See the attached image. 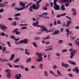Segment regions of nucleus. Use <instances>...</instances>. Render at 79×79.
Wrapping results in <instances>:
<instances>
[{
  "mask_svg": "<svg viewBox=\"0 0 79 79\" xmlns=\"http://www.w3.org/2000/svg\"><path fill=\"white\" fill-rule=\"evenodd\" d=\"M66 17L67 18H68V19H70V20H71V17L68 16H66Z\"/></svg>",
  "mask_w": 79,
  "mask_h": 79,
  "instance_id": "obj_56",
  "label": "nucleus"
},
{
  "mask_svg": "<svg viewBox=\"0 0 79 79\" xmlns=\"http://www.w3.org/2000/svg\"><path fill=\"white\" fill-rule=\"evenodd\" d=\"M56 2H57V0H54V8L56 10H60V7L59 5L56 4Z\"/></svg>",
  "mask_w": 79,
  "mask_h": 79,
  "instance_id": "obj_3",
  "label": "nucleus"
},
{
  "mask_svg": "<svg viewBox=\"0 0 79 79\" xmlns=\"http://www.w3.org/2000/svg\"><path fill=\"white\" fill-rule=\"evenodd\" d=\"M69 62L71 64H73L74 65H76V63L75 62L71 60H69Z\"/></svg>",
  "mask_w": 79,
  "mask_h": 79,
  "instance_id": "obj_15",
  "label": "nucleus"
},
{
  "mask_svg": "<svg viewBox=\"0 0 79 79\" xmlns=\"http://www.w3.org/2000/svg\"><path fill=\"white\" fill-rule=\"evenodd\" d=\"M74 42L76 43V45H77L78 46H79V41L78 42H76V41H74Z\"/></svg>",
  "mask_w": 79,
  "mask_h": 79,
  "instance_id": "obj_53",
  "label": "nucleus"
},
{
  "mask_svg": "<svg viewBox=\"0 0 79 79\" xmlns=\"http://www.w3.org/2000/svg\"><path fill=\"white\" fill-rule=\"evenodd\" d=\"M67 49H65L62 50V53H64V52H66L67 51Z\"/></svg>",
  "mask_w": 79,
  "mask_h": 79,
  "instance_id": "obj_43",
  "label": "nucleus"
},
{
  "mask_svg": "<svg viewBox=\"0 0 79 79\" xmlns=\"http://www.w3.org/2000/svg\"><path fill=\"white\" fill-rule=\"evenodd\" d=\"M25 54L26 55H29V52H25Z\"/></svg>",
  "mask_w": 79,
  "mask_h": 79,
  "instance_id": "obj_61",
  "label": "nucleus"
},
{
  "mask_svg": "<svg viewBox=\"0 0 79 79\" xmlns=\"http://www.w3.org/2000/svg\"><path fill=\"white\" fill-rule=\"evenodd\" d=\"M50 56V54H48V59L49 60H51Z\"/></svg>",
  "mask_w": 79,
  "mask_h": 79,
  "instance_id": "obj_64",
  "label": "nucleus"
},
{
  "mask_svg": "<svg viewBox=\"0 0 79 79\" xmlns=\"http://www.w3.org/2000/svg\"><path fill=\"white\" fill-rule=\"evenodd\" d=\"M43 9L44 10H45V11H47V8L45 6L43 7Z\"/></svg>",
  "mask_w": 79,
  "mask_h": 79,
  "instance_id": "obj_49",
  "label": "nucleus"
},
{
  "mask_svg": "<svg viewBox=\"0 0 79 79\" xmlns=\"http://www.w3.org/2000/svg\"><path fill=\"white\" fill-rule=\"evenodd\" d=\"M15 54H13L12 55V56L10 57V58L9 59V60H12V59H13V58H15Z\"/></svg>",
  "mask_w": 79,
  "mask_h": 79,
  "instance_id": "obj_22",
  "label": "nucleus"
},
{
  "mask_svg": "<svg viewBox=\"0 0 79 79\" xmlns=\"http://www.w3.org/2000/svg\"><path fill=\"white\" fill-rule=\"evenodd\" d=\"M10 39H13V40H15L16 38H15V36L14 35H12L10 37Z\"/></svg>",
  "mask_w": 79,
  "mask_h": 79,
  "instance_id": "obj_27",
  "label": "nucleus"
},
{
  "mask_svg": "<svg viewBox=\"0 0 79 79\" xmlns=\"http://www.w3.org/2000/svg\"><path fill=\"white\" fill-rule=\"evenodd\" d=\"M7 43L8 46L9 47H11V46L10 44V41H7Z\"/></svg>",
  "mask_w": 79,
  "mask_h": 79,
  "instance_id": "obj_41",
  "label": "nucleus"
},
{
  "mask_svg": "<svg viewBox=\"0 0 79 79\" xmlns=\"http://www.w3.org/2000/svg\"><path fill=\"white\" fill-rule=\"evenodd\" d=\"M50 4L51 5V7H52L53 5V3L51 2H50Z\"/></svg>",
  "mask_w": 79,
  "mask_h": 79,
  "instance_id": "obj_60",
  "label": "nucleus"
},
{
  "mask_svg": "<svg viewBox=\"0 0 79 79\" xmlns=\"http://www.w3.org/2000/svg\"><path fill=\"white\" fill-rule=\"evenodd\" d=\"M32 8L33 9H35V10H37L36 9L37 8V6H36V5L35 4H33L32 6Z\"/></svg>",
  "mask_w": 79,
  "mask_h": 79,
  "instance_id": "obj_20",
  "label": "nucleus"
},
{
  "mask_svg": "<svg viewBox=\"0 0 79 79\" xmlns=\"http://www.w3.org/2000/svg\"><path fill=\"white\" fill-rule=\"evenodd\" d=\"M40 37H36L35 38V40H40Z\"/></svg>",
  "mask_w": 79,
  "mask_h": 79,
  "instance_id": "obj_34",
  "label": "nucleus"
},
{
  "mask_svg": "<svg viewBox=\"0 0 79 79\" xmlns=\"http://www.w3.org/2000/svg\"><path fill=\"white\" fill-rule=\"evenodd\" d=\"M0 29L2 30L3 29H8V27L4 26L3 25L0 24Z\"/></svg>",
  "mask_w": 79,
  "mask_h": 79,
  "instance_id": "obj_7",
  "label": "nucleus"
},
{
  "mask_svg": "<svg viewBox=\"0 0 79 79\" xmlns=\"http://www.w3.org/2000/svg\"><path fill=\"white\" fill-rule=\"evenodd\" d=\"M21 29L22 30L24 29H27V27H21Z\"/></svg>",
  "mask_w": 79,
  "mask_h": 79,
  "instance_id": "obj_46",
  "label": "nucleus"
},
{
  "mask_svg": "<svg viewBox=\"0 0 79 79\" xmlns=\"http://www.w3.org/2000/svg\"><path fill=\"white\" fill-rule=\"evenodd\" d=\"M12 25H14V26L16 25V22H15L14 23H12Z\"/></svg>",
  "mask_w": 79,
  "mask_h": 79,
  "instance_id": "obj_52",
  "label": "nucleus"
},
{
  "mask_svg": "<svg viewBox=\"0 0 79 79\" xmlns=\"http://www.w3.org/2000/svg\"><path fill=\"white\" fill-rule=\"evenodd\" d=\"M60 33V31L56 30L55 31L54 33H52V35H56V34H59Z\"/></svg>",
  "mask_w": 79,
  "mask_h": 79,
  "instance_id": "obj_9",
  "label": "nucleus"
},
{
  "mask_svg": "<svg viewBox=\"0 0 79 79\" xmlns=\"http://www.w3.org/2000/svg\"><path fill=\"white\" fill-rule=\"evenodd\" d=\"M5 51H6V47H4L2 48V52L3 53H5Z\"/></svg>",
  "mask_w": 79,
  "mask_h": 79,
  "instance_id": "obj_36",
  "label": "nucleus"
},
{
  "mask_svg": "<svg viewBox=\"0 0 79 79\" xmlns=\"http://www.w3.org/2000/svg\"><path fill=\"white\" fill-rule=\"evenodd\" d=\"M29 41V40L27 39H25L23 40H22L21 41H19V42L20 44H27V42Z\"/></svg>",
  "mask_w": 79,
  "mask_h": 79,
  "instance_id": "obj_4",
  "label": "nucleus"
},
{
  "mask_svg": "<svg viewBox=\"0 0 79 79\" xmlns=\"http://www.w3.org/2000/svg\"><path fill=\"white\" fill-rule=\"evenodd\" d=\"M42 53H40L38 52L36 53V54L38 56V58L36 59V61L37 62L40 63V62L43 60V57L42 56H43V55H42Z\"/></svg>",
  "mask_w": 79,
  "mask_h": 79,
  "instance_id": "obj_2",
  "label": "nucleus"
},
{
  "mask_svg": "<svg viewBox=\"0 0 79 79\" xmlns=\"http://www.w3.org/2000/svg\"><path fill=\"white\" fill-rule=\"evenodd\" d=\"M44 76H45L46 77H47L48 76V73H47V71H45L44 72Z\"/></svg>",
  "mask_w": 79,
  "mask_h": 79,
  "instance_id": "obj_25",
  "label": "nucleus"
},
{
  "mask_svg": "<svg viewBox=\"0 0 79 79\" xmlns=\"http://www.w3.org/2000/svg\"><path fill=\"white\" fill-rule=\"evenodd\" d=\"M19 26H28V24H21L19 25Z\"/></svg>",
  "mask_w": 79,
  "mask_h": 79,
  "instance_id": "obj_26",
  "label": "nucleus"
},
{
  "mask_svg": "<svg viewBox=\"0 0 79 79\" xmlns=\"http://www.w3.org/2000/svg\"><path fill=\"white\" fill-rule=\"evenodd\" d=\"M61 10H63V11H64V10H65V7H64V5H62L61 6Z\"/></svg>",
  "mask_w": 79,
  "mask_h": 79,
  "instance_id": "obj_19",
  "label": "nucleus"
},
{
  "mask_svg": "<svg viewBox=\"0 0 79 79\" xmlns=\"http://www.w3.org/2000/svg\"><path fill=\"white\" fill-rule=\"evenodd\" d=\"M0 35H2V36H4L5 35V33L4 32H1Z\"/></svg>",
  "mask_w": 79,
  "mask_h": 79,
  "instance_id": "obj_40",
  "label": "nucleus"
},
{
  "mask_svg": "<svg viewBox=\"0 0 79 79\" xmlns=\"http://www.w3.org/2000/svg\"><path fill=\"white\" fill-rule=\"evenodd\" d=\"M71 23H72V21H68L67 23V24H66L65 25V27H69V24H70Z\"/></svg>",
  "mask_w": 79,
  "mask_h": 79,
  "instance_id": "obj_12",
  "label": "nucleus"
},
{
  "mask_svg": "<svg viewBox=\"0 0 79 79\" xmlns=\"http://www.w3.org/2000/svg\"><path fill=\"white\" fill-rule=\"evenodd\" d=\"M50 35L48 36L45 38H43V39L44 40H47V39H50Z\"/></svg>",
  "mask_w": 79,
  "mask_h": 79,
  "instance_id": "obj_28",
  "label": "nucleus"
},
{
  "mask_svg": "<svg viewBox=\"0 0 79 79\" xmlns=\"http://www.w3.org/2000/svg\"><path fill=\"white\" fill-rule=\"evenodd\" d=\"M57 74H59V75H60L61 76H62L63 75H61V72H60V71H59V70H57Z\"/></svg>",
  "mask_w": 79,
  "mask_h": 79,
  "instance_id": "obj_30",
  "label": "nucleus"
},
{
  "mask_svg": "<svg viewBox=\"0 0 79 79\" xmlns=\"http://www.w3.org/2000/svg\"><path fill=\"white\" fill-rule=\"evenodd\" d=\"M15 44H16V45H19V44L18 42H15Z\"/></svg>",
  "mask_w": 79,
  "mask_h": 79,
  "instance_id": "obj_62",
  "label": "nucleus"
},
{
  "mask_svg": "<svg viewBox=\"0 0 79 79\" xmlns=\"http://www.w3.org/2000/svg\"><path fill=\"white\" fill-rule=\"evenodd\" d=\"M55 28H54L52 30H49V31L47 30L46 32L47 33H48V32H53V31H55Z\"/></svg>",
  "mask_w": 79,
  "mask_h": 79,
  "instance_id": "obj_29",
  "label": "nucleus"
},
{
  "mask_svg": "<svg viewBox=\"0 0 79 79\" xmlns=\"http://www.w3.org/2000/svg\"><path fill=\"white\" fill-rule=\"evenodd\" d=\"M33 44L34 45L35 47H37V45L36 44V43H33Z\"/></svg>",
  "mask_w": 79,
  "mask_h": 79,
  "instance_id": "obj_44",
  "label": "nucleus"
},
{
  "mask_svg": "<svg viewBox=\"0 0 79 79\" xmlns=\"http://www.w3.org/2000/svg\"><path fill=\"white\" fill-rule=\"evenodd\" d=\"M18 61H19V59L17 58V59H15L14 62V63H17Z\"/></svg>",
  "mask_w": 79,
  "mask_h": 79,
  "instance_id": "obj_31",
  "label": "nucleus"
},
{
  "mask_svg": "<svg viewBox=\"0 0 79 79\" xmlns=\"http://www.w3.org/2000/svg\"><path fill=\"white\" fill-rule=\"evenodd\" d=\"M7 65H8V66H9L10 68H13V66L11 65V64H10V63L7 64Z\"/></svg>",
  "mask_w": 79,
  "mask_h": 79,
  "instance_id": "obj_54",
  "label": "nucleus"
},
{
  "mask_svg": "<svg viewBox=\"0 0 79 79\" xmlns=\"http://www.w3.org/2000/svg\"><path fill=\"white\" fill-rule=\"evenodd\" d=\"M52 68L53 69H56V68H57V66L56 65H54L52 66Z\"/></svg>",
  "mask_w": 79,
  "mask_h": 79,
  "instance_id": "obj_37",
  "label": "nucleus"
},
{
  "mask_svg": "<svg viewBox=\"0 0 79 79\" xmlns=\"http://www.w3.org/2000/svg\"><path fill=\"white\" fill-rule=\"evenodd\" d=\"M18 28H17L15 29L14 31H12V33H13V34H14L15 32L16 35H19V34H21V32L18 31Z\"/></svg>",
  "mask_w": 79,
  "mask_h": 79,
  "instance_id": "obj_5",
  "label": "nucleus"
},
{
  "mask_svg": "<svg viewBox=\"0 0 79 79\" xmlns=\"http://www.w3.org/2000/svg\"><path fill=\"white\" fill-rule=\"evenodd\" d=\"M39 68H40V69H42L43 68V64L42 63H40L39 64Z\"/></svg>",
  "mask_w": 79,
  "mask_h": 79,
  "instance_id": "obj_17",
  "label": "nucleus"
},
{
  "mask_svg": "<svg viewBox=\"0 0 79 79\" xmlns=\"http://www.w3.org/2000/svg\"><path fill=\"white\" fill-rule=\"evenodd\" d=\"M70 55L71 56H70V58H73V56H74V54L73 52H71Z\"/></svg>",
  "mask_w": 79,
  "mask_h": 79,
  "instance_id": "obj_21",
  "label": "nucleus"
},
{
  "mask_svg": "<svg viewBox=\"0 0 79 79\" xmlns=\"http://www.w3.org/2000/svg\"><path fill=\"white\" fill-rule=\"evenodd\" d=\"M73 71L74 72L75 71L77 74L78 73H79V70L78 69V67H76L75 69H73Z\"/></svg>",
  "mask_w": 79,
  "mask_h": 79,
  "instance_id": "obj_14",
  "label": "nucleus"
},
{
  "mask_svg": "<svg viewBox=\"0 0 79 79\" xmlns=\"http://www.w3.org/2000/svg\"><path fill=\"white\" fill-rule=\"evenodd\" d=\"M8 72H10V70L9 69H6L5 70V73H8Z\"/></svg>",
  "mask_w": 79,
  "mask_h": 79,
  "instance_id": "obj_51",
  "label": "nucleus"
},
{
  "mask_svg": "<svg viewBox=\"0 0 79 79\" xmlns=\"http://www.w3.org/2000/svg\"><path fill=\"white\" fill-rule=\"evenodd\" d=\"M56 55L57 56H61V55H60V54L59 53H56Z\"/></svg>",
  "mask_w": 79,
  "mask_h": 79,
  "instance_id": "obj_57",
  "label": "nucleus"
},
{
  "mask_svg": "<svg viewBox=\"0 0 79 79\" xmlns=\"http://www.w3.org/2000/svg\"><path fill=\"white\" fill-rule=\"evenodd\" d=\"M32 2L28 3L25 7L26 8H27L29 6H31V5H32Z\"/></svg>",
  "mask_w": 79,
  "mask_h": 79,
  "instance_id": "obj_23",
  "label": "nucleus"
},
{
  "mask_svg": "<svg viewBox=\"0 0 79 79\" xmlns=\"http://www.w3.org/2000/svg\"><path fill=\"white\" fill-rule=\"evenodd\" d=\"M31 58L30 57L29 59H27V60L26 61V63H27L28 62L31 61Z\"/></svg>",
  "mask_w": 79,
  "mask_h": 79,
  "instance_id": "obj_38",
  "label": "nucleus"
},
{
  "mask_svg": "<svg viewBox=\"0 0 79 79\" xmlns=\"http://www.w3.org/2000/svg\"><path fill=\"white\" fill-rule=\"evenodd\" d=\"M66 15V13H64V14H61L60 15H57L56 17L57 18H60L61 16H65Z\"/></svg>",
  "mask_w": 79,
  "mask_h": 79,
  "instance_id": "obj_13",
  "label": "nucleus"
},
{
  "mask_svg": "<svg viewBox=\"0 0 79 79\" xmlns=\"http://www.w3.org/2000/svg\"><path fill=\"white\" fill-rule=\"evenodd\" d=\"M70 39H71V40H74V39H76V37H73L72 36H70Z\"/></svg>",
  "mask_w": 79,
  "mask_h": 79,
  "instance_id": "obj_42",
  "label": "nucleus"
},
{
  "mask_svg": "<svg viewBox=\"0 0 79 79\" xmlns=\"http://www.w3.org/2000/svg\"><path fill=\"white\" fill-rule=\"evenodd\" d=\"M8 62V60L7 59H6L5 58H3V60H2V62Z\"/></svg>",
  "mask_w": 79,
  "mask_h": 79,
  "instance_id": "obj_39",
  "label": "nucleus"
},
{
  "mask_svg": "<svg viewBox=\"0 0 79 79\" xmlns=\"http://www.w3.org/2000/svg\"><path fill=\"white\" fill-rule=\"evenodd\" d=\"M4 11V9L3 8H2L0 9V13H2V12H3Z\"/></svg>",
  "mask_w": 79,
  "mask_h": 79,
  "instance_id": "obj_45",
  "label": "nucleus"
},
{
  "mask_svg": "<svg viewBox=\"0 0 79 79\" xmlns=\"http://www.w3.org/2000/svg\"><path fill=\"white\" fill-rule=\"evenodd\" d=\"M20 15H21V14L19 13H18L15 14L14 16L15 17H16L17 16H19Z\"/></svg>",
  "mask_w": 79,
  "mask_h": 79,
  "instance_id": "obj_32",
  "label": "nucleus"
},
{
  "mask_svg": "<svg viewBox=\"0 0 79 79\" xmlns=\"http://www.w3.org/2000/svg\"><path fill=\"white\" fill-rule=\"evenodd\" d=\"M76 10L75 9H74V8H73V9H72L71 10L72 11H75Z\"/></svg>",
  "mask_w": 79,
  "mask_h": 79,
  "instance_id": "obj_63",
  "label": "nucleus"
},
{
  "mask_svg": "<svg viewBox=\"0 0 79 79\" xmlns=\"http://www.w3.org/2000/svg\"><path fill=\"white\" fill-rule=\"evenodd\" d=\"M61 65L63 67H65L66 68H67L69 66V64H65L64 62H62Z\"/></svg>",
  "mask_w": 79,
  "mask_h": 79,
  "instance_id": "obj_10",
  "label": "nucleus"
},
{
  "mask_svg": "<svg viewBox=\"0 0 79 79\" xmlns=\"http://www.w3.org/2000/svg\"><path fill=\"white\" fill-rule=\"evenodd\" d=\"M20 65H14V68H19L20 67Z\"/></svg>",
  "mask_w": 79,
  "mask_h": 79,
  "instance_id": "obj_33",
  "label": "nucleus"
},
{
  "mask_svg": "<svg viewBox=\"0 0 79 79\" xmlns=\"http://www.w3.org/2000/svg\"><path fill=\"white\" fill-rule=\"evenodd\" d=\"M11 75L10 73V72H7V77H8L9 78H10V77H11Z\"/></svg>",
  "mask_w": 79,
  "mask_h": 79,
  "instance_id": "obj_16",
  "label": "nucleus"
},
{
  "mask_svg": "<svg viewBox=\"0 0 79 79\" xmlns=\"http://www.w3.org/2000/svg\"><path fill=\"white\" fill-rule=\"evenodd\" d=\"M25 70L26 71H29V69L27 67L25 68Z\"/></svg>",
  "mask_w": 79,
  "mask_h": 79,
  "instance_id": "obj_55",
  "label": "nucleus"
},
{
  "mask_svg": "<svg viewBox=\"0 0 79 79\" xmlns=\"http://www.w3.org/2000/svg\"><path fill=\"white\" fill-rule=\"evenodd\" d=\"M36 5L37 6V7H36V9H39V7H40V5L39 4H36Z\"/></svg>",
  "mask_w": 79,
  "mask_h": 79,
  "instance_id": "obj_47",
  "label": "nucleus"
},
{
  "mask_svg": "<svg viewBox=\"0 0 79 79\" xmlns=\"http://www.w3.org/2000/svg\"><path fill=\"white\" fill-rule=\"evenodd\" d=\"M50 73H51V74H53L54 76H55V77H57L58 76V74L57 75L55 74V73H53L52 70H51L50 71Z\"/></svg>",
  "mask_w": 79,
  "mask_h": 79,
  "instance_id": "obj_18",
  "label": "nucleus"
},
{
  "mask_svg": "<svg viewBox=\"0 0 79 79\" xmlns=\"http://www.w3.org/2000/svg\"><path fill=\"white\" fill-rule=\"evenodd\" d=\"M37 26L38 27H41L42 28L43 31H47L48 30V29L45 28L44 26L38 25Z\"/></svg>",
  "mask_w": 79,
  "mask_h": 79,
  "instance_id": "obj_6",
  "label": "nucleus"
},
{
  "mask_svg": "<svg viewBox=\"0 0 79 79\" xmlns=\"http://www.w3.org/2000/svg\"><path fill=\"white\" fill-rule=\"evenodd\" d=\"M19 3L20 6H23V7H20L19 8L18 7H15L14 8V10H17V11H22L23 10H24V8H25V5H26L27 4V2H25L24 3H23V2H19Z\"/></svg>",
  "mask_w": 79,
  "mask_h": 79,
  "instance_id": "obj_1",
  "label": "nucleus"
},
{
  "mask_svg": "<svg viewBox=\"0 0 79 79\" xmlns=\"http://www.w3.org/2000/svg\"><path fill=\"white\" fill-rule=\"evenodd\" d=\"M15 77L16 79H20V78L21 77V74L19 73V74H17L15 76Z\"/></svg>",
  "mask_w": 79,
  "mask_h": 79,
  "instance_id": "obj_8",
  "label": "nucleus"
},
{
  "mask_svg": "<svg viewBox=\"0 0 79 79\" xmlns=\"http://www.w3.org/2000/svg\"><path fill=\"white\" fill-rule=\"evenodd\" d=\"M68 75L69 76H70L71 77H73V75L72 74H71V73H69L68 74Z\"/></svg>",
  "mask_w": 79,
  "mask_h": 79,
  "instance_id": "obj_50",
  "label": "nucleus"
},
{
  "mask_svg": "<svg viewBox=\"0 0 79 79\" xmlns=\"http://www.w3.org/2000/svg\"><path fill=\"white\" fill-rule=\"evenodd\" d=\"M39 24V21H38V20H37L36 22V23H34L32 24V26H35V27H36V26H37V27H38L37 26H39V25H37V24Z\"/></svg>",
  "mask_w": 79,
  "mask_h": 79,
  "instance_id": "obj_11",
  "label": "nucleus"
},
{
  "mask_svg": "<svg viewBox=\"0 0 79 79\" xmlns=\"http://www.w3.org/2000/svg\"><path fill=\"white\" fill-rule=\"evenodd\" d=\"M29 10L30 11H31V12H32V11H33V10H32V6H30L29 9Z\"/></svg>",
  "mask_w": 79,
  "mask_h": 79,
  "instance_id": "obj_35",
  "label": "nucleus"
},
{
  "mask_svg": "<svg viewBox=\"0 0 79 79\" xmlns=\"http://www.w3.org/2000/svg\"><path fill=\"white\" fill-rule=\"evenodd\" d=\"M76 14H77V12L75 11L73 12V15H76Z\"/></svg>",
  "mask_w": 79,
  "mask_h": 79,
  "instance_id": "obj_58",
  "label": "nucleus"
},
{
  "mask_svg": "<svg viewBox=\"0 0 79 79\" xmlns=\"http://www.w3.org/2000/svg\"><path fill=\"white\" fill-rule=\"evenodd\" d=\"M63 42V40H60L58 41V43L59 44H62Z\"/></svg>",
  "mask_w": 79,
  "mask_h": 79,
  "instance_id": "obj_24",
  "label": "nucleus"
},
{
  "mask_svg": "<svg viewBox=\"0 0 79 79\" xmlns=\"http://www.w3.org/2000/svg\"><path fill=\"white\" fill-rule=\"evenodd\" d=\"M66 32H67V33H69V29H68V28H66Z\"/></svg>",
  "mask_w": 79,
  "mask_h": 79,
  "instance_id": "obj_59",
  "label": "nucleus"
},
{
  "mask_svg": "<svg viewBox=\"0 0 79 79\" xmlns=\"http://www.w3.org/2000/svg\"><path fill=\"white\" fill-rule=\"evenodd\" d=\"M42 15H45V16H47V15H48V13L47 12L43 13L42 14Z\"/></svg>",
  "mask_w": 79,
  "mask_h": 79,
  "instance_id": "obj_48",
  "label": "nucleus"
}]
</instances>
